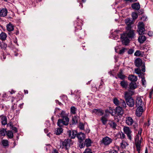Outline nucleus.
Listing matches in <instances>:
<instances>
[{
	"label": "nucleus",
	"mask_w": 153,
	"mask_h": 153,
	"mask_svg": "<svg viewBox=\"0 0 153 153\" xmlns=\"http://www.w3.org/2000/svg\"><path fill=\"white\" fill-rule=\"evenodd\" d=\"M137 107L136 111V114L137 116L140 117L142 114L145 111L144 110L145 107L140 106Z\"/></svg>",
	"instance_id": "15"
},
{
	"label": "nucleus",
	"mask_w": 153,
	"mask_h": 153,
	"mask_svg": "<svg viewBox=\"0 0 153 153\" xmlns=\"http://www.w3.org/2000/svg\"><path fill=\"white\" fill-rule=\"evenodd\" d=\"M92 112L95 113L97 115L100 116H102L104 113V111L101 109H94L92 110Z\"/></svg>",
	"instance_id": "18"
},
{
	"label": "nucleus",
	"mask_w": 153,
	"mask_h": 153,
	"mask_svg": "<svg viewBox=\"0 0 153 153\" xmlns=\"http://www.w3.org/2000/svg\"><path fill=\"white\" fill-rule=\"evenodd\" d=\"M79 127L81 130H84V125L82 123H80L79 124Z\"/></svg>",
	"instance_id": "47"
},
{
	"label": "nucleus",
	"mask_w": 153,
	"mask_h": 153,
	"mask_svg": "<svg viewBox=\"0 0 153 153\" xmlns=\"http://www.w3.org/2000/svg\"><path fill=\"white\" fill-rule=\"evenodd\" d=\"M144 73L142 72H141L138 75V76L140 77L142 79L143 78H145L144 75Z\"/></svg>",
	"instance_id": "52"
},
{
	"label": "nucleus",
	"mask_w": 153,
	"mask_h": 153,
	"mask_svg": "<svg viewBox=\"0 0 153 153\" xmlns=\"http://www.w3.org/2000/svg\"><path fill=\"white\" fill-rule=\"evenodd\" d=\"M126 31L121 34L120 40L123 44L125 45L129 43V39H132L135 37V30L131 29V28L126 27Z\"/></svg>",
	"instance_id": "1"
},
{
	"label": "nucleus",
	"mask_w": 153,
	"mask_h": 153,
	"mask_svg": "<svg viewBox=\"0 0 153 153\" xmlns=\"http://www.w3.org/2000/svg\"><path fill=\"white\" fill-rule=\"evenodd\" d=\"M1 144L4 147L9 145V142L7 140H2L1 142Z\"/></svg>",
	"instance_id": "31"
},
{
	"label": "nucleus",
	"mask_w": 153,
	"mask_h": 153,
	"mask_svg": "<svg viewBox=\"0 0 153 153\" xmlns=\"http://www.w3.org/2000/svg\"><path fill=\"white\" fill-rule=\"evenodd\" d=\"M60 115L62 118L58 120L57 125L59 127H61L63 125H68L69 119L67 115L65 114V112L62 111L60 114Z\"/></svg>",
	"instance_id": "2"
},
{
	"label": "nucleus",
	"mask_w": 153,
	"mask_h": 153,
	"mask_svg": "<svg viewBox=\"0 0 153 153\" xmlns=\"http://www.w3.org/2000/svg\"><path fill=\"white\" fill-rule=\"evenodd\" d=\"M71 112V114H75L76 113V108L74 106H72L70 109Z\"/></svg>",
	"instance_id": "39"
},
{
	"label": "nucleus",
	"mask_w": 153,
	"mask_h": 153,
	"mask_svg": "<svg viewBox=\"0 0 153 153\" xmlns=\"http://www.w3.org/2000/svg\"><path fill=\"white\" fill-rule=\"evenodd\" d=\"M82 20L80 19L78 17L77 18V20L74 22L75 23V30L77 29L78 30H82Z\"/></svg>",
	"instance_id": "11"
},
{
	"label": "nucleus",
	"mask_w": 153,
	"mask_h": 153,
	"mask_svg": "<svg viewBox=\"0 0 153 153\" xmlns=\"http://www.w3.org/2000/svg\"><path fill=\"white\" fill-rule=\"evenodd\" d=\"M91 141L90 139H86L85 140V144L87 147H89L91 146Z\"/></svg>",
	"instance_id": "36"
},
{
	"label": "nucleus",
	"mask_w": 153,
	"mask_h": 153,
	"mask_svg": "<svg viewBox=\"0 0 153 153\" xmlns=\"http://www.w3.org/2000/svg\"><path fill=\"white\" fill-rule=\"evenodd\" d=\"M7 95L6 93L3 94L2 97L4 98V99H3V100H4V99H5V98L7 97Z\"/></svg>",
	"instance_id": "62"
},
{
	"label": "nucleus",
	"mask_w": 153,
	"mask_h": 153,
	"mask_svg": "<svg viewBox=\"0 0 153 153\" xmlns=\"http://www.w3.org/2000/svg\"><path fill=\"white\" fill-rule=\"evenodd\" d=\"M134 71L137 74H139L141 72V70L138 68H135L134 69Z\"/></svg>",
	"instance_id": "49"
},
{
	"label": "nucleus",
	"mask_w": 153,
	"mask_h": 153,
	"mask_svg": "<svg viewBox=\"0 0 153 153\" xmlns=\"http://www.w3.org/2000/svg\"><path fill=\"white\" fill-rule=\"evenodd\" d=\"M128 79L132 82H135L137 80V77L134 75L131 74L129 75Z\"/></svg>",
	"instance_id": "24"
},
{
	"label": "nucleus",
	"mask_w": 153,
	"mask_h": 153,
	"mask_svg": "<svg viewBox=\"0 0 153 153\" xmlns=\"http://www.w3.org/2000/svg\"><path fill=\"white\" fill-rule=\"evenodd\" d=\"M109 153H118L114 149L111 150L109 151Z\"/></svg>",
	"instance_id": "55"
},
{
	"label": "nucleus",
	"mask_w": 153,
	"mask_h": 153,
	"mask_svg": "<svg viewBox=\"0 0 153 153\" xmlns=\"http://www.w3.org/2000/svg\"><path fill=\"white\" fill-rule=\"evenodd\" d=\"M146 39V38L144 36H140L138 38V42L140 43H143Z\"/></svg>",
	"instance_id": "29"
},
{
	"label": "nucleus",
	"mask_w": 153,
	"mask_h": 153,
	"mask_svg": "<svg viewBox=\"0 0 153 153\" xmlns=\"http://www.w3.org/2000/svg\"><path fill=\"white\" fill-rule=\"evenodd\" d=\"M140 136L141 135L137 134L135 137V140H139L140 137Z\"/></svg>",
	"instance_id": "58"
},
{
	"label": "nucleus",
	"mask_w": 153,
	"mask_h": 153,
	"mask_svg": "<svg viewBox=\"0 0 153 153\" xmlns=\"http://www.w3.org/2000/svg\"><path fill=\"white\" fill-rule=\"evenodd\" d=\"M108 124L110 125V127L114 130L116 129V127L117 126V125L114 122L111 120H109Z\"/></svg>",
	"instance_id": "28"
},
{
	"label": "nucleus",
	"mask_w": 153,
	"mask_h": 153,
	"mask_svg": "<svg viewBox=\"0 0 153 153\" xmlns=\"http://www.w3.org/2000/svg\"><path fill=\"white\" fill-rule=\"evenodd\" d=\"M109 109H110V111L109 112V113H110V114H111L112 116L114 115H115V114H114V113L113 111H112V110L110 108H109Z\"/></svg>",
	"instance_id": "60"
},
{
	"label": "nucleus",
	"mask_w": 153,
	"mask_h": 153,
	"mask_svg": "<svg viewBox=\"0 0 153 153\" xmlns=\"http://www.w3.org/2000/svg\"><path fill=\"white\" fill-rule=\"evenodd\" d=\"M77 137L78 140L80 141H82L85 138V135L82 133H80L77 134Z\"/></svg>",
	"instance_id": "23"
},
{
	"label": "nucleus",
	"mask_w": 153,
	"mask_h": 153,
	"mask_svg": "<svg viewBox=\"0 0 153 153\" xmlns=\"http://www.w3.org/2000/svg\"><path fill=\"white\" fill-rule=\"evenodd\" d=\"M63 131V129L62 128H57L55 131V134L56 135H60L62 133V131Z\"/></svg>",
	"instance_id": "38"
},
{
	"label": "nucleus",
	"mask_w": 153,
	"mask_h": 153,
	"mask_svg": "<svg viewBox=\"0 0 153 153\" xmlns=\"http://www.w3.org/2000/svg\"><path fill=\"white\" fill-rule=\"evenodd\" d=\"M120 85L123 88L126 89L127 88L128 85V82L123 80L120 82Z\"/></svg>",
	"instance_id": "22"
},
{
	"label": "nucleus",
	"mask_w": 153,
	"mask_h": 153,
	"mask_svg": "<svg viewBox=\"0 0 153 153\" xmlns=\"http://www.w3.org/2000/svg\"><path fill=\"white\" fill-rule=\"evenodd\" d=\"M75 30V35L80 39H84L86 35L85 31L83 30H78L77 29Z\"/></svg>",
	"instance_id": "7"
},
{
	"label": "nucleus",
	"mask_w": 153,
	"mask_h": 153,
	"mask_svg": "<svg viewBox=\"0 0 153 153\" xmlns=\"http://www.w3.org/2000/svg\"><path fill=\"white\" fill-rule=\"evenodd\" d=\"M128 145V143L123 140L120 143V148L123 149L126 148V147Z\"/></svg>",
	"instance_id": "30"
},
{
	"label": "nucleus",
	"mask_w": 153,
	"mask_h": 153,
	"mask_svg": "<svg viewBox=\"0 0 153 153\" xmlns=\"http://www.w3.org/2000/svg\"><path fill=\"white\" fill-rule=\"evenodd\" d=\"M113 102L114 104L118 106H120L123 108H126V104L123 99H120L118 100L117 98H114Z\"/></svg>",
	"instance_id": "6"
},
{
	"label": "nucleus",
	"mask_w": 153,
	"mask_h": 153,
	"mask_svg": "<svg viewBox=\"0 0 153 153\" xmlns=\"http://www.w3.org/2000/svg\"><path fill=\"white\" fill-rule=\"evenodd\" d=\"M138 25V29L137 31L140 35H142L144 34L145 33V30L144 27V23L143 22L139 23Z\"/></svg>",
	"instance_id": "12"
},
{
	"label": "nucleus",
	"mask_w": 153,
	"mask_h": 153,
	"mask_svg": "<svg viewBox=\"0 0 153 153\" xmlns=\"http://www.w3.org/2000/svg\"><path fill=\"white\" fill-rule=\"evenodd\" d=\"M72 144V140L70 139H67L62 141L60 140L59 146L60 148L67 150Z\"/></svg>",
	"instance_id": "4"
},
{
	"label": "nucleus",
	"mask_w": 153,
	"mask_h": 153,
	"mask_svg": "<svg viewBox=\"0 0 153 153\" xmlns=\"http://www.w3.org/2000/svg\"><path fill=\"white\" fill-rule=\"evenodd\" d=\"M125 119V122L127 125L131 126L134 123V121L131 117L127 116Z\"/></svg>",
	"instance_id": "17"
},
{
	"label": "nucleus",
	"mask_w": 153,
	"mask_h": 153,
	"mask_svg": "<svg viewBox=\"0 0 153 153\" xmlns=\"http://www.w3.org/2000/svg\"><path fill=\"white\" fill-rule=\"evenodd\" d=\"M126 49L125 48H123L121 49L119 51V54H123L124 52Z\"/></svg>",
	"instance_id": "50"
},
{
	"label": "nucleus",
	"mask_w": 153,
	"mask_h": 153,
	"mask_svg": "<svg viewBox=\"0 0 153 153\" xmlns=\"http://www.w3.org/2000/svg\"><path fill=\"white\" fill-rule=\"evenodd\" d=\"M0 47L2 49L5 50L6 49L7 47V45L4 42H1V45H0Z\"/></svg>",
	"instance_id": "40"
},
{
	"label": "nucleus",
	"mask_w": 153,
	"mask_h": 153,
	"mask_svg": "<svg viewBox=\"0 0 153 153\" xmlns=\"http://www.w3.org/2000/svg\"><path fill=\"white\" fill-rule=\"evenodd\" d=\"M142 129L141 128H139V129L138 131V134H140V135H141L142 133Z\"/></svg>",
	"instance_id": "61"
},
{
	"label": "nucleus",
	"mask_w": 153,
	"mask_h": 153,
	"mask_svg": "<svg viewBox=\"0 0 153 153\" xmlns=\"http://www.w3.org/2000/svg\"><path fill=\"white\" fill-rule=\"evenodd\" d=\"M8 98H9L10 99H11V102L13 103L14 100H15V98L13 97H11L10 96L8 97Z\"/></svg>",
	"instance_id": "53"
},
{
	"label": "nucleus",
	"mask_w": 153,
	"mask_h": 153,
	"mask_svg": "<svg viewBox=\"0 0 153 153\" xmlns=\"http://www.w3.org/2000/svg\"><path fill=\"white\" fill-rule=\"evenodd\" d=\"M6 132V129L4 128H2V129L0 131V134L1 135L4 136H5V135Z\"/></svg>",
	"instance_id": "44"
},
{
	"label": "nucleus",
	"mask_w": 153,
	"mask_h": 153,
	"mask_svg": "<svg viewBox=\"0 0 153 153\" xmlns=\"http://www.w3.org/2000/svg\"><path fill=\"white\" fill-rule=\"evenodd\" d=\"M51 153H59L57 150L54 149Z\"/></svg>",
	"instance_id": "64"
},
{
	"label": "nucleus",
	"mask_w": 153,
	"mask_h": 153,
	"mask_svg": "<svg viewBox=\"0 0 153 153\" xmlns=\"http://www.w3.org/2000/svg\"><path fill=\"white\" fill-rule=\"evenodd\" d=\"M7 28L9 31H12L14 30L13 26L10 23L7 25Z\"/></svg>",
	"instance_id": "34"
},
{
	"label": "nucleus",
	"mask_w": 153,
	"mask_h": 153,
	"mask_svg": "<svg viewBox=\"0 0 153 153\" xmlns=\"http://www.w3.org/2000/svg\"><path fill=\"white\" fill-rule=\"evenodd\" d=\"M133 127L136 131H137L138 125L137 123L134 122L133 124Z\"/></svg>",
	"instance_id": "45"
},
{
	"label": "nucleus",
	"mask_w": 153,
	"mask_h": 153,
	"mask_svg": "<svg viewBox=\"0 0 153 153\" xmlns=\"http://www.w3.org/2000/svg\"><path fill=\"white\" fill-rule=\"evenodd\" d=\"M7 136H8V138L10 139L12 138L13 137V133L12 131H9L7 133Z\"/></svg>",
	"instance_id": "37"
},
{
	"label": "nucleus",
	"mask_w": 153,
	"mask_h": 153,
	"mask_svg": "<svg viewBox=\"0 0 153 153\" xmlns=\"http://www.w3.org/2000/svg\"><path fill=\"white\" fill-rule=\"evenodd\" d=\"M132 16L133 19H135L137 18L138 15L136 12H133L132 14Z\"/></svg>",
	"instance_id": "43"
},
{
	"label": "nucleus",
	"mask_w": 153,
	"mask_h": 153,
	"mask_svg": "<svg viewBox=\"0 0 153 153\" xmlns=\"http://www.w3.org/2000/svg\"><path fill=\"white\" fill-rule=\"evenodd\" d=\"M142 83L143 85V86L145 85V83L146 82V80L145 79V78H143L142 79Z\"/></svg>",
	"instance_id": "59"
},
{
	"label": "nucleus",
	"mask_w": 153,
	"mask_h": 153,
	"mask_svg": "<svg viewBox=\"0 0 153 153\" xmlns=\"http://www.w3.org/2000/svg\"><path fill=\"white\" fill-rule=\"evenodd\" d=\"M10 126L11 127L10 128L12 129L15 132H17V129L16 127H14L13 126H12L11 124L10 125Z\"/></svg>",
	"instance_id": "48"
},
{
	"label": "nucleus",
	"mask_w": 153,
	"mask_h": 153,
	"mask_svg": "<svg viewBox=\"0 0 153 153\" xmlns=\"http://www.w3.org/2000/svg\"><path fill=\"white\" fill-rule=\"evenodd\" d=\"M101 120L103 124L105 125L107 122L108 119L106 116H104L101 117Z\"/></svg>",
	"instance_id": "33"
},
{
	"label": "nucleus",
	"mask_w": 153,
	"mask_h": 153,
	"mask_svg": "<svg viewBox=\"0 0 153 153\" xmlns=\"http://www.w3.org/2000/svg\"><path fill=\"white\" fill-rule=\"evenodd\" d=\"M143 139L142 137L139 140H135V144L136 148V150L138 153H140L141 149L142 147L141 143Z\"/></svg>",
	"instance_id": "14"
},
{
	"label": "nucleus",
	"mask_w": 153,
	"mask_h": 153,
	"mask_svg": "<svg viewBox=\"0 0 153 153\" xmlns=\"http://www.w3.org/2000/svg\"><path fill=\"white\" fill-rule=\"evenodd\" d=\"M134 64L137 67H140L142 65V61L141 59L140 58H137L135 60Z\"/></svg>",
	"instance_id": "19"
},
{
	"label": "nucleus",
	"mask_w": 153,
	"mask_h": 153,
	"mask_svg": "<svg viewBox=\"0 0 153 153\" xmlns=\"http://www.w3.org/2000/svg\"><path fill=\"white\" fill-rule=\"evenodd\" d=\"M123 131L125 134H126L128 139L130 140L132 139V131L129 127L128 126H124L123 128Z\"/></svg>",
	"instance_id": "9"
},
{
	"label": "nucleus",
	"mask_w": 153,
	"mask_h": 153,
	"mask_svg": "<svg viewBox=\"0 0 153 153\" xmlns=\"http://www.w3.org/2000/svg\"><path fill=\"white\" fill-rule=\"evenodd\" d=\"M132 8L136 10H138L140 8V5L139 3H135L131 5Z\"/></svg>",
	"instance_id": "26"
},
{
	"label": "nucleus",
	"mask_w": 153,
	"mask_h": 153,
	"mask_svg": "<svg viewBox=\"0 0 153 153\" xmlns=\"http://www.w3.org/2000/svg\"><path fill=\"white\" fill-rule=\"evenodd\" d=\"M7 13V11L6 8H3L0 10V16H5Z\"/></svg>",
	"instance_id": "27"
},
{
	"label": "nucleus",
	"mask_w": 153,
	"mask_h": 153,
	"mask_svg": "<svg viewBox=\"0 0 153 153\" xmlns=\"http://www.w3.org/2000/svg\"><path fill=\"white\" fill-rule=\"evenodd\" d=\"M141 70L143 72H145V65L144 64L143 65H142V69Z\"/></svg>",
	"instance_id": "56"
},
{
	"label": "nucleus",
	"mask_w": 153,
	"mask_h": 153,
	"mask_svg": "<svg viewBox=\"0 0 153 153\" xmlns=\"http://www.w3.org/2000/svg\"><path fill=\"white\" fill-rule=\"evenodd\" d=\"M0 118L2 125L4 126L7 124V119L6 116L3 115H1L0 116Z\"/></svg>",
	"instance_id": "21"
},
{
	"label": "nucleus",
	"mask_w": 153,
	"mask_h": 153,
	"mask_svg": "<svg viewBox=\"0 0 153 153\" xmlns=\"http://www.w3.org/2000/svg\"><path fill=\"white\" fill-rule=\"evenodd\" d=\"M141 97H137L135 101V105L136 107H145V105Z\"/></svg>",
	"instance_id": "13"
},
{
	"label": "nucleus",
	"mask_w": 153,
	"mask_h": 153,
	"mask_svg": "<svg viewBox=\"0 0 153 153\" xmlns=\"http://www.w3.org/2000/svg\"><path fill=\"white\" fill-rule=\"evenodd\" d=\"M7 37L6 34L4 32H2L0 34V39H1L2 41L5 40Z\"/></svg>",
	"instance_id": "35"
},
{
	"label": "nucleus",
	"mask_w": 153,
	"mask_h": 153,
	"mask_svg": "<svg viewBox=\"0 0 153 153\" xmlns=\"http://www.w3.org/2000/svg\"><path fill=\"white\" fill-rule=\"evenodd\" d=\"M123 107L120 106H117L115 109V113L114 114H116V115L114 117V119L118 122L119 121L118 117L119 118H120L123 114Z\"/></svg>",
	"instance_id": "5"
},
{
	"label": "nucleus",
	"mask_w": 153,
	"mask_h": 153,
	"mask_svg": "<svg viewBox=\"0 0 153 153\" xmlns=\"http://www.w3.org/2000/svg\"><path fill=\"white\" fill-rule=\"evenodd\" d=\"M84 153H92L91 150L89 149H87L85 150Z\"/></svg>",
	"instance_id": "51"
},
{
	"label": "nucleus",
	"mask_w": 153,
	"mask_h": 153,
	"mask_svg": "<svg viewBox=\"0 0 153 153\" xmlns=\"http://www.w3.org/2000/svg\"><path fill=\"white\" fill-rule=\"evenodd\" d=\"M77 133V132L75 130H68L67 131V134L68 137L71 139L74 138Z\"/></svg>",
	"instance_id": "16"
},
{
	"label": "nucleus",
	"mask_w": 153,
	"mask_h": 153,
	"mask_svg": "<svg viewBox=\"0 0 153 153\" xmlns=\"http://www.w3.org/2000/svg\"><path fill=\"white\" fill-rule=\"evenodd\" d=\"M75 30V35L80 39H84L86 35L85 31L83 30H78L77 29Z\"/></svg>",
	"instance_id": "8"
},
{
	"label": "nucleus",
	"mask_w": 153,
	"mask_h": 153,
	"mask_svg": "<svg viewBox=\"0 0 153 153\" xmlns=\"http://www.w3.org/2000/svg\"><path fill=\"white\" fill-rule=\"evenodd\" d=\"M112 139L111 138L108 136H106L102 139V140L101 141V144H102L105 146H107L112 143Z\"/></svg>",
	"instance_id": "10"
},
{
	"label": "nucleus",
	"mask_w": 153,
	"mask_h": 153,
	"mask_svg": "<svg viewBox=\"0 0 153 153\" xmlns=\"http://www.w3.org/2000/svg\"><path fill=\"white\" fill-rule=\"evenodd\" d=\"M134 55L136 56H140L141 55V52L139 51H137L134 53Z\"/></svg>",
	"instance_id": "46"
},
{
	"label": "nucleus",
	"mask_w": 153,
	"mask_h": 153,
	"mask_svg": "<svg viewBox=\"0 0 153 153\" xmlns=\"http://www.w3.org/2000/svg\"><path fill=\"white\" fill-rule=\"evenodd\" d=\"M118 135L120 136V138L121 139H124L126 137V136L125 134L122 132H119L118 133Z\"/></svg>",
	"instance_id": "41"
},
{
	"label": "nucleus",
	"mask_w": 153,
	"mask_h": 153,
	"mask_svg": "<svg viewBox=\"0 0 153 153\" xmlns=\"http://www.w3.org/2000/svg\"><path fill=\"white\" fill-rule=\"evenodd\" d=\"M129 89L131 90L134 89L137 87V85L135 82H131L129 85Z\"/></svg>",
	"instance_id": "32"
},
{
	"label": "nucleus",
	"mask_w": 153,
	"mask_h": 153,
	"mask_svg": "<svg viewBox=\"0 0 153 153\" xmlns=\"http://www.w3.org/2000/svg\"><path fill=\"white\" fill-rule=\"evenodd\" d=\"M117 75L118 77L122 80L124 79L126 77L123 74V71L122 69L120 70Z\"/></svg>",
	"instance_id": "20"
},
{
	"label": "nucleus",
	"mask_w": 153,
	"mask_h": 153,
	"mask_svg": "<svg viewBox=\"0 0 153 153\" xmlns=\"http://www.w3.org/2000/svg\"><path fill=\"white\" fill-rule=\"evenodd\" d=\"M18 97H19L20 96V97H21V98H19V100L20 99H22V98L23 97V96H22L21 94H20V93H18V95L17 96Z\"/></svg>",
	"instance_id": "63"
},
{
	"label": "nucleus",
	"mask_w": 153,
	"mask_h": 153,
	"mask_svg": "<svg viewBox=\"0 0 153 153\" xmlns=\"http://www.w3.org/2000/svg\"><path fill=\"white\" fill-rule=\"evenodd\" d=\"M125 97L127 105L130 107H133L135 102L131 96L130 95V92H126L125 94Z\"/></svg>",
	"instance_id": "3"
},
{
	"label": "nucleus",
	"mask_w": 153,
	"mask_h": 153,
	"mask_svg": "<svg viewBox=\"0 0 153 153\" xmlns=\"http://www.w3.org/2000/svg\"><path fill=\"white\" fill-rule=\"evenodd\" d=\"M125 23L127 25V27H130L131 28V25L132 23V21L131 20L130 18H127L125 20Z\"/></svg>",
	"instance_id": "25"
},
{
	"label": "nucleus",
	"mask_w": 153,
	"mask_h": 153,
	"mask_svg": "<svg viewBox=\"0 0 153 153\" xmlns=\"http://www.w3.org/2000/svg\"><path fill=\"white\" fill-rule=\"evenodd\" d=\"M153 93V89H151V91L149 93V97L150 98H151L152 97V95Z\"/></svg>",
	"instance_id": "57"
},
{
	"label": "nucleus",
	"mask_w": 153,
	"mask_h": 153,
	"mask_svg": "<svg viewBox=\"0 0 153 153\" xmlns=\"http://www.w3.org/2000/svg\"><path fill=\"white\" fill-rule=\"evenodd\" d=\"M133 52H134V50L132 49H129L128 50V54H132L133 53Z\"/></svg>",
	"instance_id": "54"
},
{
	"label": "nucleus",
	"mask_w": 153,
	"mask_h": 153,
	"mask_svg": "<svg viewBox=\"0 0 153 153\" xmlns=\"http://www.w3.org/2000/svg\"><path fill=\"white\" fill-rule=\"evenodd\" d=\"M78 123V120L76 117H74L72 118V124H76Z\"/></svg>",
	"instance_id": "42"
}]
</instances>
